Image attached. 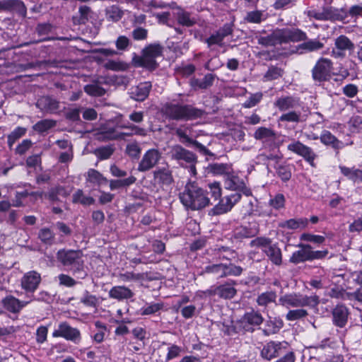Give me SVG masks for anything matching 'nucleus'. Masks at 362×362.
<instances>
[{
  "label": "nucleus",
  "mask_w": 362,
  "mask_h": 362,
  "mask_svg": "<svg viewBox=\"0 0 362 362\" xmlns=\"http://www.w3.org/2000/svg\"><path fill=\"white\" fill-rule=\"evenodd\" d=\"M28 302H23L16 298L8 296L2 300L4 307L9 312L13 313H18L20 310L25 306Z\"/></svg>",
  "instance_id": "nucleus-24"
},
{
  "label": "nucleus",
  "mask_w": 362,
  "mask_h": 362,
  "mask_svg": "<svg viewBox=\"0 0 362 362\" xmlns=\"http://www.w3.org/2000/svg\"><path fill=\"white\" fill-rule=\"evenodd\" d=\"M175 14L177 16V23H194L190 19L189 14L180 8L177 9Z\"/></svg>",
  "instance_id": "nucleus-64"
},
{
  "label": "nucleus",
  "mask_w": 362,
  "mask_h": 362,
  "mask_svg": "<svg viewBox=\"0 0 362 362\" xmlns=\"http://www.w3.org/2000/svg\"><path fill=\"white\" fill-rule=\"evenodd\" d=\"M40 282V274L36 271H30L23 275L21 284L23 289L27 292L33 293L38 288Z\"/></svg>",
  "instance_id": "nucleus-12"
},
{
  "label": "nucleus",
  "mask_w": 362,
  "mask_h": 362,
  "mask_svg": "<svg viewBox=\"0 0 362 362\" xmlns=\"http://www.w3.org/2000/svg\"><path fill=\"white\" fill-rule=\"evenodd\" d=\"M58 279L59 284L66 287H73L77 283L71 276L64 274H59Z\"/></svg>",
  "instance_id": "nucleus-59"
},
{
  "label": "nucleus",
  "mask_w": 362,
  "mask_h": 362,
  "mask_svg": "<svg viewBox=\"0 0 362 362\" xmlns=\"http://www.w3.org/2000/svg\"><path fill=\"white\" fill-rule=\"evenodd\" d=\"M341 173L354 182L362 180V170L344 166L340 167Z\"/></svg>",
  "instance_id": "nucleus-41"
},
{
  "label": "nucleus",
  "mask_w": 362,
  "mask_h": 362,
  "mask_svg": "<svg viewBox=\"0 0 362 362\" xmlns=\"http://www.w3.org/2000/svg\"><path fill=\"white\" fill-rule=\"evenodd\" d=\"M207 170L209 173L214 175H228L230 167L228 164L224 163H214L210 164L207 167Z\"/></svg>",
  "instance_id": "nucleus-39"
},
{
  "label": "nucleus",
  "mask_w": 362,
  "mask_h": 362,
  "mask_svg": "<svg viewBox=\"0 0 362 362\" xmlns=\"http://www.w3.org/2000/svg\"><path fill=\"white\" fill-rule=\"evenodd\" d=\"M308 315L305 309L291 310L288 312L286 318L288 321H294L305 317Z\"/></svg>",
  "instance_id": "nucleus-52"
},
{
  "label": "nucleus",
  "mask_w": 362,
  "mask_h": 362,
  "mask_svg": "<svg viewBox=\"0 0 362 362\" xmlns=\"http://www.w3.org/2000/svg\"><path fill=\"white\" fill-rule=\"evenodd\" d=\"M278 176L284 181H288L291 177V172L288 165H279L276 168Z\"/></svg>",
  "instance_id": "nucleus-54"
},
{
  "label": "nucleus",
  "mask_w": 362,
  "mask_h": 362,
  "mask_svg": "<svg viewBox=\"0 0 362 362\" xmlns=\"http://www.w3.org/2000/svg\"><path fill=\"white\" fill-rule=\"evenodd\" d=\"M97 138L102 141L117 140L121 138V134L113 127H102L97 134Z\"/></svg>",
  "instance_id": "nucleus-28"
},
{
  "label": "nucleus",
  "mask_w": 362,
  "mask_h": 362,
  "mask_svg": "<svg viewBox=\"0 0 362 362\" xmlns=\"http://www.w3.org/2000/svg\"><path fill=\"white\" fill-rule=\"evenodd\" d=\"M164 114L175 120H191L201 117L204 111L189 105H180L167 103L163 107Z\"/></svg>",
  "instance_id": "nucleus-5"
},
{
  "label": "nucleus",
  "mask_w": 362,
  "mask_h": 362,
  "mask_svg": "<svg viewBox=\"0 0 362 362\" xmlns=\"http://www.w3.org/2000/svg\"><path fill=\"white\" fill-rule=\"evenodd\" d=\"M80 332L64 322L59 325V328L53 332V337H62L67 340L77 341L80 339Z\"/></svg>",
  "instance_id": "nucleus-15"
},
{
  "label": "nucleus",
  "mask_w": 362,
  "mask_h": 362,
  "mask_svg": "<svg viewBox=\"0 0 362 362\" xmlns=\"http://www.w3.org/2000/svg\"><path fill=\"white\" fill-rule=\"evenodd\" d=\"M320 141L325 145H330L334 149H339L342 147V143L328 131H324L320 137Z\"/></svg>",
  "instance_id": "nucleus-33"
},
{
  "label": "nucleus",
  "mask_w": 362,
  "mask_h": 362,
  "mask_svg": "<svg viewBox=\"0 0 362 362\" xmlns=\"http://www.w3.org/2000/svg\"><path fill=\"white\" fill-rule=\"evenodd\" d=\"M305 33L298 29L276 30L272 34L259 38V44L264 46H275L277 44L298 42L305 40Z\"/></svg>",
  "instance_id": "nucleus-3"
},
{
  "label": "nucleus",
  "mask_w": 362,
  "mask_h": 362,
  "mask_svg": "<svg viewBox=\"0 0 362 362\" xmlns=\"http://www.w3.org/2000/svg\"><path fill=\"white\" fill-rule=\"evenodd\" d=\"M110 298L117 300L128 299L133 296V292L124 286H115L109 292Z\"/></svg>",
  "instance_id": "nucleus-30"
},
{
  "label": "nucleus",
  "mask_w": 362,
  "mask_h": 362,
  "mask_svg": "<svg viewBox=\"0 0 362 362\" xmlns=\"http://www.w3.org/2000/svg\"><path fill=\"white\" fill-rule=\"evenodd\" d=\"M288 149L301 156L312 166H315L314 160L316 158V155L310 147L297 141L289 144L288 146Z\"/></svg>",
  "instance_id": "nucleus-14"
},
{
  "label": "nucleus",
  "mask_w": 362,
  "mask_h": 362,
  "mask_svg": "<svg viewBox=\"0 0 362 362\" xmlns=\"http://www.w3.org/2000/svg\"><path fill=\"white\" fill-rule=\"evenodd\" d=\"M107 81L103 76H99L93 79L90 83L84 86L85 93L93 97H101L106 93V90L102 87L103 84H106Z\"/></svg>",
  "instance_id": "nucleus-17"
},
{
  "label": "nucleus",
  "mask_w": 362,
  "mask_h": 362,
  "mask_svg": "<svg viewBox=\"0 0 362 362\" xmlns=\"http://www.w3.org/2000/svg\"><path fill=\"white\" fill-rule=\"evenodd\" d=\"M279 303L281 305H290L292 307L315 308L320 303L319 297L317 295L308 296L297 293L284 295L279 298Z\"/></svg>",
  "instance_id": "nucleus-7"
},
{
  "label": "nucleus",
  "mask_w": 362,
  "mask_h": 362,
  "mask_svg": "<svg viewBox=\"0 0 362 362\" xmlns=\"http://www.w3.org/2000/svg\"><path fill=\"white\" fill-rule=\"evenodd\" d=\"M349 311L346 306L337 305L332 310L333 322L335 325L344 327L347 322Z\"/></svg>",
  "instance_id": "nucleus-20"
},
{
  "label": "nucleus",
  "mask_w": 362,
  "mask_h": 362,
  "mask_svg": "<svg viewBox=\"0 0 362 362\" xmlns=\"http://www.w3.org/2000/svg\"><path fill=\"white\" fill-rule=\"evenodd\" d=\"M113 149L110 146H103L95 150V154L100 160L109 158L113 153Z\"/></svg>",
  "instance_id": "nucleus-55"
},
{
  "label": "nucleus",
  "mask_w": 362,
  "mask_h": 362,
  "mask_svg": "<svg viewBox=\"0 0 362 362\" xmlns=\"http://www.w3.org/2000/svg\"><path fill=\"white\" fill-rule=\"evenodd\" d=\"M136 179L134 176L123 180H112L110 182V188L112 190L121 187H128L136 182Z\"/></svg>",
  "instance_id": "nucleus-43"
},
{
  "label": "nucleus",
  "mask_w": 362,
  "mask_h": 362,
  "mask_svg": "<svg viewBox=\"0 0 362 362\" xmlns=\"http://www.w3.org/2000/svg\"><path fill=\"white\" fill-rule=\"evenodd\" d=\"M288 343L286 341L267 343L261 351L262 356L267 360L279 356L281 354V349L287 348Z\"/></svg>",
  "instance_id": "nucleus-13"
},
{
  "label": "nucleus",
  "mask_w": 362,
  "mask_h": 362,
  "mask_svg": "<svg viewBox=\"0 0 362 362\" xmlns=\"http://www.w3.org/2000/svg\"><path fill=\"white\" fill-rule=\"evenodd\" d=\"M262 98V93L252 94L250 98L245 102L243 106L246 108H250L256 105Z\"/></svg>",
  "instance_id": "nucleus-58"
},
{
  "label": "nucleus",
  "mask_w": 362,
  "mask_h": 362,
  "mask_svg": "<svg viewBox=\"0 0 362 362\" xmlns=\"http://www.w3.org/2000/svg\"><path fill=\"white\" fill-rule=\"evenodd\" d=\"M214 79L215 75L211 74H207L206 75L204 76L202 80H199L197 78L192 79L190 81V85L195 90L206 89L213 85Z\"/></svg>",
  "instance_id": "nucleus-29"
},
{
  "label": "nucleus",
  "mask_w": 362,
  "mask_h": 362,
  "mask_svg": "<svg viewBox=\"0 0 362 362\" xmlns=\"http://www.w3.org/2000/svg\"><path fill=\"white\" fill-rule=\"evenodd\" d=\"M26 132V129L24 127H18L15 129L8 136V144L10 148L12 147L13 144L23 136Z\"/></svg>",
  "instance_id": "nucleus-51"
},
{
  "label": "nucleus",
  "mask_w": 362,
  "mask_h": 362,
  "mask_svg": "<svg viewBox=\"0 0 362 362\" xmlns=\"http://www.w3.org/2000/svg\"><path fill=\"white\" fill-rule=\"evenodd\" d=\"M175 134L180 138V141L182 144H192L198 151L204 155L213 156L214 154L207 149L204 145L200 144L196 140H193L189 138L185 130L177 128L175 129Z\"/></svg>",
  "instance_id": "nucleus-18"
},
{
  "label": "nucleus",
  "mask_w": 362,
  "mask_h": 362,
  "mask_svg": "<svg viewBox=\"0 0 362 362\" xmlns=\"http://www.w3.org/2000/svg\"><path fill=\"white\" fill-rule=\"evenodd\" d=\"M259 233V228L255 223H249L248 226L238 228L234 233V238L237 239L249 238L257 235Z\"/></svg>",
  "instance_id": "nucleus-23"
},
{
  "label": "nucleus",
  "mask_w": 362,
  "mask_h": 362,
  "mask_svg": "<svg viewBox=\"0 0 362 362\" xmlns=\"http://www.w3.org/2000/svg\"><path fill=\"white\" fill-rule=\"evenodd\" d=\"M36 106L44 112L53 113L59 109V103L51 97L44 96L37 100Z\"/></svg>",
  "instance_id": "nucleus-22"
},
{
  "label": "nucleus",
  "mask_w": 362,
  "mask_h": 362,
  "mask_svg": "<svg viewBox=\"0 0 362 362\" xmlns=\"http://www.w3.org/2000/svg\"><path fill=\"white\" fill-rule=\"evenodd\" d=\"M241 194L238 192H228L222 199H219L214 207L209 211V215L217 216L227 213L239 202Z\"/></svg>",
  "instance_id": "nucleus-8"
},
{
  "label": "nucleus",
  "mask_w": 362,
  "mask_h": 362,
  "mask_svg": "<svg viewBox=\"0 0 362 362\" xmlns=\"http://www.w3.org/2000/svg\"><path fill=\"white\" fill-rule=\"evenodd\" d=\"M205 272L207 273L216 274L220 278H223V276H222V273H223V264H218L207 266L205 268Z\"/></svg>",
  "instance_id": "nucleus-62"
},
{
  "label": "nucleus",
  "mask_w": 362,
  "mask_h": 362,
  "mask_svg": "<svg viewBox=\"0 0 362 362\" xmlns=\"http://www.w3.org/2000/svg\"><path fill=\"white\" fill-rule=\"evenodd\" d=\"M236 289L229 284H223L214 288L208 290L211 296H218L220 298L230 299L236 294Z\"/></svg>",
  "instance_id": "nucleus-21"
},
{
  "label": "nucleus",
  "mask_w": 362,
  "mask_h": 362,
  "mask_svg": "<svg viewBox=\"0 0 362 362\" xmlns=\"http://www.w3.org/2000/svg\"><path fill=\"white\" fill-rule=\"evenodd\" d=\"M161 158V153L158 149L148 150L143 156L139 163L137 170L139 172H146L153 168Z\"/></svg>",
  "instance_id": "nucleus-10"
},
{
  "label": "nucleus",
  "mask_w": 362,
  "mask_h": 362,
  "mask_svg": "<svg viewBox=\"0 0 362 362\" xmlns=\"http://www.w3.org/2000/svg\"><path fill=\"white\" fill-rule=\"evenodd\" d=\"M81 112V108H73L69 109L65 112L66 119L72 121V122H78L81 121L80 118V112Z\"/></svg>",
  "instance_id": "nucleus-60"
},
{
  "label": "nucleus",
  "mask_w": 362,
  "mask_h": 362,
  "mask_svg": "<svg viewBox=\"0 0 362 362\" xmlns=\"http://www.w3.org/2000/svg\"><path fill=\"white\" fill-rule=\"evenodd\" d=\"M163 308V303H153L148 305L142 310V315H151L153 314Z\"/></svg>",
  "instance_id": "nucleus-63"
},
{
  "label": "nucleus",
  "mask_w": 362,
  "mask_h": 362,
  "mask_svg": "<svg viewBox=\"0 0 362 362\" xmlns=\"http://www.w3.org/2000/svg\"><path fill=\"white\" fill-rule=\"evenodd\" d=\"M226 188L230 192H238L240 193V189L243 187V182L241 181L238 177L229 176L225 182Z\"/></svg>",
  "instance_id": "nucleus-38"
},
{
  "label": "nucleus",
  "mask_w": 362,
  "mask_h": 362,
  "mask_svg": "<svg viewBox=\"0 0 362 362\" xmlns=\"http://www.w3.org/2000/svg\"><path fill=\"white\" fill-rule=\"evenodd\" d=\"M169 153L171 159L177 160L182 165L185 163L193 175H197L195 165L198 160L196 154L178 144L173 146Z\"/></svg>",
  "instance_id": "nucleus-6"
},
{
  "label": "nucleus",
  "mask_w": 362,
  "mask_h": 362,
  "mask_svg": "<svg viewBox=\"0 0 362 362\" xmlns=\"http://www.w3.org/2000/svg\"><path fill=\"white\" fill-rule=\"evenodd\" d=\"M56 258L64 267L70 268L73 275L77 278L83 279L87 276V273L84 270L81 250L62 249L57 252Z\"/></svg>",
  "instance_id": "nucleus-2"
},
{
  "label": "nucleus",
  "mask_w": 362,
  "mask_h": 362,
  "mask_svg": "<svg viewBox=\"0 0 362 362\" xmlns=\"http://www.w3.org/2000/svg\"><path fill=\"white\" fill-rule=\"evenodd\" d=\"M209 191H205V194L209 197L213 205L217 204L216 202L220 199L221 196V189L218 182H214L209 185Z\"/></svg>",
  "instance_id": "nucleus-35"
},
{
  "label": "nucleus",
  "mask_w": 362,
  "mask_h": 362,
  "mask_svg": "<svg viewBox=\"0 0 362 362\" xmlns=\"http://www.w3.org/2000/svg\"><path fill=\"white\" fill-rule=\"evenodd\" d=\"M124 11L117 6H110L105 9L106 19L109 21L117 22L122 19Z\"/></svg>",
  "instance_id": "nucleus-34"
},
{
  "label": "nucleus",
  "mask_w": 362,
  "mask_h": 362,
  "mask_svg": "<svg viewBox=\"0 0 362 362\" xmlns=\"http://www.w3.org/2000/svg\"><path fill=\"white\" fill-rule=\"evenodd\" d=\"M284 70L279 67L271 66L264 76V81H272L281 77Z\"/></svg>",
  "instance_id": "nucleus-45"
},
{
  "label": "nucleus",
  "mask_w": 362,
  "mask_h": 362,
  "mask_svg": "<svg viewBox=\"0 0 362 362\" xmlns=\"http://www.w3.org/2000/svg\"><path fill=\"white\" fill-rule=\"evenodd\" d=\"M154 180L158 183L169 185L173 182L172 172L168 168H159L153 172Z\"/></svg>",
  "instance_id": "nucleus-27"
},
{
  "label": "nucleus",
  "mask_w": 362,
  "mask_h": 362,
  "mask_svg": "<svg viewBox=\"0 0 362 362\" xmlns=\"http://www.w3.org/2000/svg\"><path fill=\"white\" fill-rule=\"evenodd\" d=\"M300 120V112L296 111H291L287 113L283 114L279 117L281 122H299Z\"/></svg>",
  "instance_id": "nucleus-56"
},
{
  "label": "nucleus",
  "mask_w": 362,
  "mask_h": 362,
  "mask_svg": "<svg viewBox=\"0 0 362 362\" xmlns=\"http://www.w3.org/2000/svg\"><path fill=\"white\" fill-rule=\"evenodd\" d=\"M163 47L159 43L150 44L145 47L141 56H134L133 63L136 66L153 71L158 66L156 59L163 55Z\"/></svg>",
  "instance_id": "nucleus-4"
},
{
  "label": "nucleus",
  "mask_w": 362,
  "mask_h": 362,
  "mask_svg": "<svg viewBox=\"0 0 362 362\" xmlns=\"http://www.w3.org/2000/svg\"><path fill=\"white\" fill-rule=\"evenodd\" d=\"M322 47L323 44L316 40L308 41L300 45V47L309 51L317 50L321 49Z\"/></svg>",
  "instance_id": "nucleus-61"
},
{
  "label": "nucleus",
  "mask_w": 362,
  "mask_h": 362,
  "mask_svg": "<svg viewBox=\"0 0 362 362\" xmlns=\"http://www.w3.org/2000/svg\"><path fill=\"white\" fill-rule=\"evenodd\" d=\"M74 203H80L84 206H89L95 203L91 197L85 196L82 189H78L72 196Z\"/></svg>",
  "instance_id": "nucleus-40"
},
{
  "label": "nucleus",
  "mask_w": 362,
  "mask_h": 362,
  "mask_svg": "<svg viewBox=\"0 0 362 362\" xmlns=\"http://www.w3.org/2000/svg\"><path fill=\"white\" fill-rule=\"evenodd\" d=\"M336 47L333 49V54L337 57H344L346 50H352L354 47V44L348 37L341 35L335 41Z\"/></svg>",
  "instance_id": "nucleus-19"
},
{
  "label": "nucleus",
  "mask_w": 362,
  "mask_h": 362,
  "mask_svg": "<svg viewBox=\"0 0 362 362\" xmlns=\"http://www.w3.org/2000/svg\"><path fill=\"white\" fill-rule=\"evenodd\" d=\"M264 252L273 264L278 266L281 264L282 255L279 247L275 245H269Z\"/></svg>",
  "instance_id": "nucleus-32"
},
{
  "label": "nucleus",
  "mask_w": 362,
  "mask_h": 362,
  "mask_svg": "<svg viewBox=\"0 0 362 362\" xmlns=\"http://www.w3.org/2000/svg\"><path fill=\"white\" fill-rule=\"evenodd\" d=\"M38 238L43 243L51 245L54 239V234L49 228H44L39 231Z\"/></svg>",
  "instance_id": "nucleus-48"
},
{
  "label": "nucleus",
  "mask_w": 362,
  "mask_h": 362,
  "mask_svg": "<svg viewBox=\"0 0 362 362\" xmlns=\"http://www.w3.org/2000/svg\"><path fill=\"white\" fill-rule=\"evenodd\" d=\"M332 64L329 59H320L312 71L313 79L319 82L329 80L331 76Z\"/></svg>",
  "instance_id": "nucleus-11"
},
{
  "label": "nucleus",
  "mask_w": 362,
  "mask_h": 362,
  "mask_svg": "<svg viewBox=\"0 0 362 362\" xmlns=\"http://www.w3.org/2000/svg\"><path fill=\"white\" fill-rule=\"evenodd\" d=\"M276 293L274 291H267L261 293L257 298V303L260 306H267L269 303H275Z\"/></svg>",
  "instance_id": "nucleus-37"
},
{
  "label": "nucleus",
  "mask_w": 362,
  "mask_h": 362,
  "mask_svg": "<svg viewBox=\"0 0 362 362\" xmlns=\"http://www.w3.org/2000/svg\"><path fill=\"white\" fill-rule=\"evenodd\" d=\"M141 148L136 142L130 143L127 145L125 152L132 159H139Z\"/></svg>",
  "instance_id": "nucleus-50"
},
{
  "label": "nucleus",
  "mask_w": 362,
  "mask_h": 362,
  "mask_svg": "<svg viewBox=\"0 0 362 362\" xmlns=\"http://www.w3.org/2000/svg\"><path fill=\"white\" fill-rule=\"evenodd\" d=\"M2 8L17 13L24 17L26 14V8L23 1L20 0H6L2 2Z\"/></svg>",
  "instance_id": "nucleus-26"
},
{
  "label": "nucleus",
  "mask_w": 362,
  "mask_h": 362,
  "mask_svg": "<svg viewBox=\"0 0 362 362\" xmlns=\"http://www.w3.org/2000/svg\"><path fill=\"white\" fill-rule=\"evenodd\" d=\"M151 88L152 84L150 81L140 83L131 88L130 98L136 101L143 102L148 98Z\"/></svg>",
  "instance_id": "nucleus-16"
},
{
  "label": "nucleus",
  "mask_w": 362,
  "mask_h": 362,
  "mask_svg": "<svg viewBox=\"0 0 362 362\" xmlns=\"http://www.w3.org/2000/svg\"><path fill=\"white\" fill-rule=\"evenodd\" d=\"M81 302L86 306L95 308L98 304V299L95 296L91 295L88 291H86L83 297L81 298Z\"/></svg>",
  "instance_id": "nucleus-57"
},
{
  "label": "nucleus",
  "mask_w": 362,
  "mask_h": 362,
  "mask_svg": "<svg viewBox=\"0 0 362 362\" xmlns=\"http://www.w3.org/2000/svg\"><path fill=\"white\" fill-rule=\"evenodd\" d=\"M87 181L98 186L107 182V180L95 169H90L88 171Z\"/></svg>",
  "instance_id": "nucleus-36"
},
{
  "label": "nucleus",
  "mask_w": 362,
  "mask_h": 362,
  "mask_svg": "<svg viewBox=\"0 0 362 362\" xmlns=\"http://www.w3.org/2000/svg\"><path fill=\"white\" fill-rule=\"evenodd\" d=\"M298 104V100L291 96L282 97L277 99L274 105L280 111H286L292 109Z\"/></svg>",
  "instance_id": "nucleus-31"
},
{
  "label": "nucleus",
  "mask_w": 362,
  "mask_h": 362,
  "mask_svg": "<svg viewBox=\"0 0 362 362\" xmlns=\"http://www.w3.org/2000/svg\"><path fill=\"white\" fill-rule=\"evenodd\" d=\"M263 320L262 315L254 310L245 313L243 316V321L251 325H259L262 323Z\"/></svg>",
  "instance_id": "nucleus-42"
},
{
  "label": "nucleus",
  "mask_w": 362,
  "mask_h": 362,
  "mask_svg": "<svg viewBox=\"0 0 362 362\" xmlns=\"http://www.w3.org/2000/svg\"><path fill=\"white\" fill-rule=\"evenodd\" d=\"M56 125V121L52 119H43L37 122L33 129L39 132H44L54 127Z\"/></svg>",
  "instance_id": "nucleus-49"
},
{
  "label": "nucleus",
  "mask_w": 362,
  "mask_h": 362,
  "mask_svg": "<svg viewBox=\"0 0 362 362\" xmlns=\"http://www.w3.org/2000/svg\"><path fill=\"white\" fill-rule=\"evenodd\" d=\"M182 204L192 210H201L207 206L213 205L205 191L195 182H188L182 192L180 194Z\"/></svg>",
  "instance_id": "nucleus-1"
},
{
  "label": "nucleus",
  "mask_w": 362,
  "mask_h": 362,
  "mask_svg": "<svg viewBox=\"0 0 362 362\" xmlns=\"http://www.w3.org/2000/svg\"><path fill=\"white\" fill-rule=\"evenodd\" d=\"M308 224V220L305 219H290L281 224V227L289 229H297L300 227L305 228Z\"/></svg>",
  "instance_id": "nucleus-46"
},
{
  "label": "nucleus",
  "mask_w": 362,
  "mask_h": 362,
  "mask_svg": "<svg viewBox=\"0 0 362 362\" xmlns=\"http://www.w3.org/2000/svg\"><path fill=\"white\" fill-rule=\"evenodd\" d=\"M78 13L80 15V20L82 21H89L93 18V11L90 7L83 5L78 8Z\"/></svg>",
  "instance_id": "nucleus-53"
},
{
  "label": "nucleus",
  "mask_w": 362,
  "mask_h": 362,
  "mask_svg": "<svg viewBox=\"0 0 362 362\" xmlns=\"http://www.w3.org/2000/svg\"><path fill=\"white\" fill-rule=\"evenodd\" d=\"M308 16L316 21H343L347 16L344 9H337L332 7L323 8L322 11L315 10L308 11Z\"/></svg>",
  "instance_id": "nucleus-9"
},
{
  "label": "nucleus",
  "mask_w": 362,
  "mask_h": 362,
  "mask_svg": "<svg viewBox=\"0 0 362 362\" xmlns=\"http://www.w3.org/2000/svg\"><path fill=\"white\" fill-rule=\"evenodd\" d=\"M275 136V132L271 129L266 127L258 128L254 134V137L257 140H261L263 139H274Z\"/></svg>",
  "instance_id": "nucleus-44"
},
{
  "label": "nucleus",
  "mask_w": 362,
  "mask_h": 362,
  "mask_svg": "<svg viewBox=\"0 0 362 362\" xmlns=\"http://www.w3.org/2000/svg\"><path fill=\"white\" fill-rule=\"evenodd\" d=\"M299 250L293 253L290 258V262L293 264H298L300 262L310 260V245L300 244Z\"/></svg>",
  "instance_id": "nucleus-25"
},
{
  "label": "nucleus",
  "mask_w": 362,
  "mask_h": 362,
  "mask_svg": "<svg viewBox=\"0 0 362 362\" xmlns=\"http://www.w3.org/2000/svg\"><path fill=\"white\" fill-rule=\"evenodd\" d=\"M243 269L233 264H223V273L222 276L226 277L228 276H240L242 274Z\"/></svg>",
  "instance_id": "nucleus-47"
}]
</instances>
